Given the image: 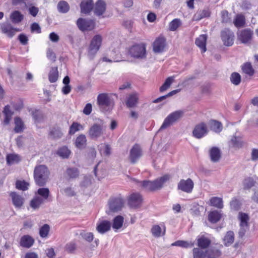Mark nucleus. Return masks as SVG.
I'll return each instance as SVG.
<instances>
[{"label": "nucleus", "instance_id": "55", "mask_svg": "<svg viewBox=\"0 0 258 258\" xmlns=\"http://www.w3.org/2000/svg\"><path fill=\"white\" fill-rule=\"evenodd\" d=\"M50 230V227L49 226L45 224L43 225L39 230V235L40 236L44 238L47 236L49 231Z\"/></svg>", "mask_w": 258, "mask_h": 258}, {"label": "nucleus", "instance_id": "15", "mask_svg": "<svg viewBox=\"0 0 258 258\" xmlns=\"http://www.w3.org/2000/svg\"><path fill=\"white\" fill-rule=\"evenodd\" d=\"M142 156V150L138 144H135L130 152V159L132 163H135Z\"/></svg>", "mask_w": 258, "mask_h": 258}, {"label": "nucleus", "instance_id": "20", "mask_svg": "<svg viewBox=\"0 0 258 258\" xmlns=\"http://www.w3.org/2000/svg\"><path fill=\"white\" fill-rule=\"evenodd\" d=\"M10 196L12 198L13 204L16 208H20L23 206L24 199L21 195L16 192H11Z\"/></svg>", "mask_w": 258, "mask_h": 258}, {"label": "nucleus", "instance_id": "61", "mask_svg": "<svg viewBox=\"0 0 258 258\" xmlns=\"http://www.w3.org/2000/svg\"><path fill=\"white\" fill-rule=\"evenodd\" d=\"M222 22L223 23H228L229 21L230 17L229 13L227 11H223L221 12Z\"/></svg>", "mask_w": 258, "mask_h": 258}, {"label": "nucleus", "instance_id": "57", "mask_svg": "<svg viewBox=\"0 0 258 258\" xmlns=\"http://www.w3.org/2000/svg\"><path fill=\"white\" fill-rule=\"evenodd\" d=\"M193 251V258H205L206 253L204 251L199 248H194Z\"/></svg>", "mask_w": 258, "mask_h": 258}, {"label": "nucleus", "instance_id": "39", "mask_svg": "<svg viewBox=\"0 0 258 258\" xmlns=\"http://www.w3.org/2000/svg\"><path fill=\"white\" fill-rule=\"evenodd\" d=\"M83 126L77 122H73L70 127L69 133L70 135H74L77 132L83 130Z\"/></svg>", "mask_w": 258, "mask_h": 258}, {"label": "nucleus", "instance_id": "44", "mask_svg": "<svg viewBox=\"0 0 258 258\" xmlns=\"http://www.w3.org/2000/svg\"><path fill=\"white\" fill-rule=\"evenodd\" d=\"M123 223V217L121 216H117L113 221L112 228L114 229H118L122 226Z\"/></svg>", "mask_w": 258, "mask_h": 258}, {"label": "nucleus", "instance_id": "3", "mask_svg": "<svg viewBox=\"0 0 258 258\" xmlns=\"http://www.w3.org/2000/svg\"><path fill=\"white\" fill-rule=\"evenodd\" d=\"M128 54L131 57L136 59H145L147 56L146 44L140 43L133 45L130 48Z\"/></svg>", "mask_w": 258, "mask_h": 258}, {"label": "nucleus", "instance_id": "1", "mask_svg": "<svg viewBox=\"0 0 258 258\" xmlns=\"http://www.w3.org/2000/svg\"><path fill=\"white\" fill-rule=\"evenodd\" d=\"M171 176L169 174H165L163 176L151 181L144 180L140 182L136 179H131L132 180L139 183L144 189L148 191H153L159 189L163 187V184L169 180Z\"/></svg>", "mask_w": 258, "mask_h": 258}, {"label": "nucleus", "instance_id": "10", "mask_svg": "<svg viewBox=\"0 0 258 258\" xmlns=\"http://www.w3.org/2000/svg\"><path fill=\"white\" fill-rule=\"evenodd\" d=\"M104 131L102 124L94 123L89 128L88 135L91 139H96L103 135Z\"/></svg>", "mask_w": 258, "mask_h": 258}, {"label": "nucleus", "instance_id": "29", "mask_svg": "<svg viewBox=\"0 0 258 258\" xmlns=\"http://www.w3.org/2000/svg\"><path fill=\"white\" fill-rule=\"evenodd\" d=\"M210 16V12L208 9H204L197 12L194 16L193 20L199 21L201 19L209 17Z\"/></svg>", "mask_w": 258, "mask_h": 258}, {"label": "nucleus", "instance_id": "22", "mask_svg": "<svg viewBox=\"0 0 258 258\" xmlns=\"http://www.w3.org/2000/svg\"><path fill=\"white\" fill-rule=\"evenodd\" d=\"M81 13L87 14H89L93 8V2L92 0H83L80 4Z\"/></svg>", "mask_w": 258, "mask_h": 258}, {"label": "nucleus", "instance_id": "5", "mask_svg": "<svg viewBox=\"0 0 258 258\" xmlns=\"http://www.w3.org/2000/svg\"><path fill=\"white\" fill-rule=\"evenodd\" d=\"M102 37L100 35L94 36L90 43L88 48V56L90 59H92L100 48L102 43Z\"/></svg>", "mask_w": 258, "mask_h": 258}, {"label": "nucleus", "instance_id": "48", "mask_svg": "<svg viewBox=\"0 0 258 258\" xmlns=\"http://www.w3.org/2000/svg\"><path fill=\"white\" fill-rule=\"evenodd\" d=\"M57 9L59 12L66 13L69 11L70 7L67 2L64 1H61L57 5Z\"/></svg>", "mask_w": 258, "mask_h": 258}, {"label": "nucleus", "instance_id": "25", "mask_svg": "<svg viewBox=\"0 0 258 258\" xmlns=\"http://www.w3.org/2000/svg\"><path fill=\"white\" fill-rule=\"evenodd\" d=\"M139 100L138 94L133 93L130 94L127 97L126 105L127 107L132 108L135 107L138 104Z\"/></svg>", "mask_w": 258, "mask_h": 258}, {"label": "nucleus", "instance_id": "12", "mask_svg": "<svg viewBox=\"0 0 258 258\" xmlns=\"http://www.w3.org/2000/svg\"><path fill=\"white\" fill-rule=\"evenodd\" d=\"M143 201L142 196L139 193H133L128 198V204L132 208L141 207Z\"/></svg>", "mask_w": 258, "mask_h": 258}, {"label": "nucleus", "instance_id": "60", "mask_svg": "<svg viewBox=\"0 0 258 258\" xmlns=\"http://www.w3.org/2000/svg\"><path fill=\"white\" fill-rule=\"evenodd\" d=\"M230 207L231 209L237 211L240 207V204L239 201L236 199H233L230 202Z\"/></svg>", "mask_w": 258, "mask_h": 258}, {"label": "nucleus", "instance_id": "45", "mask_svg": "<svg viewBox=\"0 0 258 258\" xmlns=\"http://www.w3.org/2000/svg\"><path fill=\"white\" fill-rule=\"evenodd\" d=\"M211 206L215 207L217 208L222 209L223 207L222 199L218 197H213L210 200Z\"/></svg>", "mask_w": 258, "mask_h": 258}, {"label": "nucleus", "instance_id": "19", "mask_svg": "<svg viewBox=\"0 0 258 258\" xmlns=\"http://www.w3.org/2000/svg\"><path fill=\"white\" fill-rule=\"evenodd\" d=\"M111 223L107 220H102L97 223V231L100 234H104L108 231L111 228Z\"/></svg>", "mask_w": 258, "mask_h": 258}, {"label": "nucleus", "instance_id": "14", "mask_svg": "<svg viewBox=\"0 0 258 258\" xmlns=\"http://www.w3.org/2000/svg\"><path fill=\"white\" fill-rule=\"evenodd\" d=\"M194 186L193 181L189 178L186 180L181 179L178 183L177 188L186 193L191 192Z\"/></svg>", "mask_w": 258, "mask_h": 258}, {"label": "nucleus", "instance_id": "31", "mask_svg": "<svg viewBox=\"0 0 258 258\" xmlns=\"http://www.w3.org/2000/svg\"><path fill=\"white\" fill-rule=\"evenodd\" d=\"M6 160L8 164L12 165L19 163L21 160V157L18 154H10L7 155Z\"/></svg>", "mask_w": 258, "mask_h": 258}, {"label": "nucleus", "instance_id": "41", "mask_svg": "<svg viewBox=\"0 0 258 258\" xmlns=\"http://www.w3.org/2000/svg\"><path fill=\"white\" fill-rule=\"evenodd\" d=\"M67 175L70 178H76L80 174V171L77 168H68L66 171Z\"/></svg>", "mask_w": 258, "mask_h": 258}, {"label": "nucleus", "instance_id": "17", "mask_svg": "<svg viewBox=\"0 0 258 258\" xmlns=\"http://www.w3.org/2000/svg\"><path fill=\"white\" fill-rule=\"evenodd\" d=\"M208 131L205 123L202 122L197 125L193 132V136L198 139H200L207 134Z\"/></svg>", "mask_w": 258, "mask_h": 258}, {"label": "nucleus", "instance_id": "27", "mask_svg": "<svg viewBox=\"0 0 258 258\" xmlns=\"http://www.w3.org/2000/svg\"><path fill=\"white\" fill-rule=\"evenodd\" d=\"M234 239L235 236L234 232L232 231H228L223 238V242L225 246H228L233 243Z\"/></svg>", "mask_w": 258, "mask_h": 258}, {"label": "nucleus", "instance_id": "9", "mask_svg": "<svg viewBox=\"0 0 258 258\" xmlns=\"http://www.w3.org/2000/svg\"><path fill=\"white\" fill-rule=\"evenodd\" d=\"M97 103L101 108L108 110L112 107L114 102L106 93L100 94L97 97Z\"/></svg>", "mask_w": 258, "mask_h": 258}, {"label": "nucleus", "instance_id": "4", "mask_svg": "<svg viewBox=\"0 0 258 258\" xmlns=\"http://www.w3.org/2000/svg\"><path fill=\"white\" fill-rule=\"evenodd\" d=\"M183 114L184 111L181 110H176L170 113L164 120L159 131L166 129L173 125L183 116Z\"/></svg>", "mask_w": 258, "mask_h": 258}, {"label": "nucleus", "instance_id": "33", "mask_svg": "<svg viewBox=\"0 0 258 258\" xmlns=\"http://www.w3.org/2000/svg\"><path fill=\"white\" fill-rule=\"evenodd\" d=\"M221 218V214L216 210L211 212L208 215V219L212 223H217L220 220Z\"/></svg>", "mask_w": 258, "mask_h": 258}, {"label": "nucleus", "instance_id": "24", "mask_svg": "<svg viewBox=\"0 0 258 258\" xmlns=\"http://www.w3.org/2000/svg\"><path fill=\"white\" fill-rule=\"evenodd\" d=\"M209 156L212 162H217L221 157V151L217 147H212L209 151Z\"/></svg>", "mask_w": 258, "mask_h": 258}, {"label": "nucleus", "instance_id": "63", "mask_svg": "<svg viewBox=\"0 0 258 258\" xmlns=\"http://www.w3.org/2000/svg\"><path fill=\"white\" fill-rule=\"evenodd\" d=\"M251 160L252 161L258 160V149L253 148L251 150Z\"/></svg>", "mask_w": 258, "mask_h": 258}, {"label": "nucleus", "instance_id": "6", "mask_svg": "<svg viewBox=\"0 0 258 258\" xmlns=\"http://www.w3.org/2000/svg\"><path fill=\"white\" fill-rule=\"evenodd\" d=\"M238 219L240 220V229L238 231L239 237H243L246 231L249 229L248 221L249 219L248 215L244 213L239 212Z\"/></svg>", "mask_w": 258, "mask_h": 258}, {"label": "nucleus", "instance_id": "64", "mask_svg": "<svg viewBox=\"0 0 258 258\" xmlns=\"http://www.w3.org/2000/svg\"><path fill=\"white\" fill-rule=\"evenodd\" d=\"M18 39L23 45H26L28 43V37L24 34H21L19 35Z\"/></svg>", "mask_w": 258, "mask_h": 258}, {"label": "nucleus", "instance_id": "34", "mask_svg": "<svg viewBox=\"0 0 258 258\" xmlns=\"http://www.w3.org/2000/svg\"><path fill=\"white\" fill-rule=\"evenodd\" d=\"M233 23L237 28L243 27L245 24L244 16L241 14L237 15L234 19Z\"/></svg>", "mask_w": 258, "mask_h": 258}, {"label": "nucleus", "instance_id": "32", "mask_svg": "<svg viewBox=\"0 0 258 258\" xmlns=\"http://www.w3.org/2000/svg\"><path fill=\"white\" fill-rule=\"evenodd\" d=\"M221 254V251L215 248H210L206 251V255L208 258H218Z\"/></svg>", "mask_w": 258, "mask_h": 258}, {"label": "nucleus", "instance_id": "54", "mask_svg": "<svg viewBox=\"0 0 258 258\" xmlns=\"http://www.w3.org/2000/svg\"><path fill=\"white\" fill-rule=\"evenodd\" d=\"M181 24V21L179 19H173L169 25V29L170 31H175Z\"/></svg>", "mask_w": 258, "mask_h": 258}, {"label": "nucleus", "instance_id": "62", "mask_svg": "<svg viewBox=\"0 0 258 258\" xmlns=\"http://www.w3.org/2000/svg\"><path fill=\"white\" fill-rule=\"evenodd\" d=\"M46 55L48 59L50 60L55 61L56 59L55 54L51 49H48L46 52Z\"/></svg>", "mask_w": 258, "mask_h": 258}, {"label": "nucleus", "instance_id": "11", "mask_svg": "<svg viewBox=\"0 0 258 258\" xmlns=\"http://www.w3.org/2000/svg\"><path fill=\"white\" fill-rule=\"evenodd\" d=\"M221 36L224 44L227 46H232L234 43V33L228 29H225L221 33Z\"/></svg>", "mask_w": 258, "mask_h": 258}, {"label": "nucleus", "instance_id": "51", "mask_svg": "<svg viewBox=\"0 0 258 258\" xmlns=\"http://www.w3.org/2000/svg\"><path fill=\"white\" fill-rule=\"evenodd\" d=\"M230 80L232 84L237 86L241 82V76L238 73L234 72L231 74Z\"/></svg>", "mask_w": 258, "mask_h": 258}, {"label": "nucleus", "instance_id": "23", "mask_svg": "<svg viewBox=\"0 0 258 258\" xmlns=\"http://www.w3.org/2000/svg\"><path fill=\"white\" fill-rule=\"evenodd\" d=\"M207 39V36L205 34H202L198 37L195 41L196 45L199 47L202 53L205 52L207 50L206 48V42Z\"/></svg>", "mask_w": 258, "mask_h": 258}, {"label": "nucleus", "instance_id": "40", "mask_svg": "<svg viewBox=\"0 0 258 258\" xmlns=\"http://www.w3.org/2000/svg\"><path fill=\"white\" fill-rule=\"evenodd\" d=\"M10 107L9 105L5 106L3 112L5 114V118L4 119V123L6 124L9 123L10 120L11 119L12 116L13 114V112L10 110Z\"/></svg>", "mask_w": 258, "mask_h": 258}, {"label": "nucleus", "instance_id": "35", "mask_svg": "<svg viewBox=\"0 0 258 258\" xmlns=\"http://www.w3.org/2000/svg\"><path fill=\"white\" fill-rule=\"evenodd\" d=\"M23 18V15L18 11H14L10 16V19L14 23H19L21 22Z\"/></svg>", "mask_w": 258, "mask_h": 258}, {"label": "nucleus", "instance_id": "52", "mask_svg": "<svg viewBox=\"0 0 258 258\" xmlns=\"http://www.w3.org/2000/svg\"><path fill=\"white\" fill-rule=\"evenodd\" d=\"M255 184V181L251 177H247L243 181V186L244 189H249Z\"/></svg>", "mask_w": 258, "mask_h": 258}, {"label": "nucleus", "instance_id": "7", "mask_svg": "<svg viewBox=\"0 0 258 258\" xmlns=\"http://www.w3.org/2000/svg\"><path fill=\"white\" fill-rule=\"evenodd\" d=\"M238 40L241 43L248 44L251 43L253 36V31L250 28H246L237 32Z\"/></svg>", "mask_w": 258, "mask_h": 258}, {"label": "nucleus", "instance_id": "38", "mask_svg": "<svg viewBox=\"0 0 258 258\" xmlns=\"http://www.w3.org/2000/svg\"><path fill=\"white\" fill-rule=\"evenodd\" d=\"M15 124L14 131L15 133H20L23 132L24 128V124L20 117H17L15 118Z\"/></svg>", "mask_w": 258, "mask_h": 258}, {"label": "nucleus", "instance_id": "36", "mask_svg": "<svg viewBox=\"0 0 258 258\" xmlns=\"http://www.w3.org/2000/svg\"><path fill=\"white\" fill-rule=\"evenodd\" d=\"M63 135L60 129L58 127H53L49 132V136L52 139H58Z\"/></svg>", "mask_w": 258, "mask_h": 258}, {"label": "nucleus", "instance_id": "49", "mask_svg": "<svg viewBox=\"0 0 258 258\" xmlns=\"http://www.w3.org/2000/svg\"><path fill=\"white\" fill-rule=\"evenodd\" d=\"M211 241L205 237L202 236L198 239V246L202 248H206L209 246Z\"/></svg>", "mask_w": 258, "mask_h": 258}, {"label": "nucleus", "instance_id": "37", "mask_svg": "<svg viewBox=\"0 0 258 258\" xmlns=\"http://www.w3.org/2000/svg\"><path fill=\"white\" fill-rule=\"evenodd\" d=\"M58 77V72L57 67L52 68L49 73L48 79L50 82L54 83L57 81Z\"/></svg>", "mask_w": 258, "mask_h": 258}, {"label": "nucleus", "instance_id": "26", "mask_svg": "<svg viewBox=\"0 0 258 258\" xmlns=\"http://www.w3.org/2000/svg\"><path fill=\"white\" fill-rule=\"evenodd\" d=\"M34 242V239L28 235H24L20 240V245L23 247L30 248Z\"/></svg>", "mask_w": 258, "mask_h": 258}, {"label": "nucleus", "instance_id": "21", "mask_svg": "<svg viewBox=\"0 0 258 258\" xmlns=\"http://www.w3.org/2000/svg\"><path fill=\"white\" fill-rule=\"evenodd\" d=\"M106 8V5L102 0L97 1L94 6V12L97 16H100L103 15Z\"/></svg>", "mask_w": 258, "mask_h": 258}, {"label": "nucleus", "instance_id": "30", "mask_svg": "<svg viewBox=\"0 0 258 258\" xmlns=\"http://www.w3.org/2000/svg\"><path fill=\"white\" fill-rule=\"evenodd\" d=\"M87 144V139L85 135L83 134L80 135L76 139L75 145L76 147L80 149L84 148Z\"/></svg>", "mask_w": 258, "mask_h": 258}, {"label": "nucleus", "instance_id": "8", "mask_svg": "<svg viewBox=\"0 0 258 258\" xmlns=\"http://www.w3.org/2000/svg\"><path fill=\"white\" fill-rule=\"evenodd\" d=\"M109 210L106 211L108 214L112 212H117L121 210L123 205V200L120 197L110 199L108 203Z\"/></svg>", "mask_w": 258, "mask_h": 258}, {"label": "nucleus", "instance_id": "50", "mask_svg": "<svg viewBox=\"0 0 258 258\" xmlns=\"http://www.w3.org/2000/svg\"><path fill=\"white\" fill-rule=\"evenodd\" d=\"M231 143L233 147L236 148H241L243 146V142L241 138L238 137H233L231 140Z\"/></svg>", "mask_w": 258, "mask_h": 258}, {"label": "nucleus", "instance_id": "58", "mask_svg": "<svg viewBox=\"0 0 258 258\" xmlns=\"http://www.w3.org/2000/svg\"><path fill=\"white\" fill-rule=\"evenodd\" d=\"M29 184L25 181H17L16 183V187L17 189L26 190L28 189Z\"/></svg>", "mask_w": 258, "mask_h": 258}, {"label": "nucleus", "instance_id": "59", "mask_svg": "<svg viewBox=\"0 0 258 258\" xmlns=\"http://www.w3.org/2000/svg\"><path fill=\"white\" fill-rule=\"evenodd\" d=\"M81 237L86 241L91 242L94 239V235L92 232H86L83 231L80 233Z\"/></svg>", "mask_w": 258, "mask_h": 258}, {"label": "nucleus", "instance_id": "18", "mask_svg": "<svg viewBox=\"0 0 258 258\" xmlns=\"http://www.w3.org/2000/svg\"><path fill=\"white\" fill-rule=\"evenodd\" d=\"M1 28L2 32L10 38L13 37L16 32L19 31L18 29L14 28L11 25L5 23L1 25Z\"/></svg>", "mask_w": 258, "mask_h": 258}, {"label": "nucleus", "instance_id": "46", "mask_svg": "<svg viewBox=\"0 0 258 258\" xmlns=\"http://www.w3.org/2000/svg\"><path fill=\"white\" fill-rule=\"evenodd\" d=\"M43 203V200L42 198L36 196L30 202V206L35 209L38 208L40 205Z\"/></svg>", "mask_w": 258, "mask_h": 258}, {"label": "nucleus", "instance_id": "56", "mask_svg": "<svg viewBox=\"0 0 258 258\" xmlns=\"http://www.w3.org/2000/svg\"><path fill=\"white\" fill-rule=\"evenodd\" d=\"M49 190L48 188H40L37 190V194L44 200L47 199L49 196Z\"/></svg>", "mask_w": 258, "mask_h": 258}, {"label": "nucleus", "instance_id": "47", "mask_svg": "<svg viewBox=\"0 0 258 258\" xmlns=\"http://www.w3.org/2000/svg\"><path fill=\"white\" fill-rule=\"evenodd\" d=\"M71 154L70 150L67 147L60 148L57 151V154L62 158H68Z\"/></svg>", "mask_w": 258, "mask_h": 258}, {"label": "nucleus", "instance_id": "16", "mask_svg": "<svg viewBox=\"0 0 258 258\" xmlns=\"http://www.w3.org/2000/svg\"><path fill=\"white\" fill-rule=\"evenodd\" d=\"M166 46V39L163 37H159L156 39L153 44V50L155 53L162 52Z\"/></svg>", "mask_w": 258, "mask_h": 258}, {"label": "nucleus", "instance_id": "2", "mask_svg": "<svg viewBox=\"0 0 258 258\" xmlns=\"http://www.w3.org/2000/svg\"><path fill=\"white\" fill-rule=\"evenodd\" d=\"M49 170L45 165L36 166L34 170V178L36 184L39 186H44L49 180Z\"/></svg>", "mask_w": 258, "mask_h": 258}, {"label": "nucleus", "instance_id": "42", "mask_svg": "<svg viewBox=\"0 0 258 258\" xmlns=\"http://www.w3.org/2000/svg\"><path fill=\"white\" fill-rule=\"evenodd\" d=\"M151 231L152 234L155 237H159L165 234V230L162 232L161 228L158 225H153Z\"/></svg>", "mask_w": 258, "mask_h": 258}, {"label": "nucleus", "instance_id": "13", "mask_svg": "<svg viewBox=\"0 0 258 258\" xmlns=\"http://www.w3.org/2000/svg\"><path fill=\"white\" fill-rule=\"evenodd\" d=\"M79 29L82 31H90L94 28V22L92 20L79 18L77 21Z\"/></svg>", "mask_w": 258, "mask_h": 258}, {"label": "nucleus", "instance_id": "53", "mask_svg": "<svg viewBox=\"0 0 258 258\" xmlns=\"http://www.w3.org/2000/svg\"><path fill=\"white\" fill-rule=\"evenodd\" d=\"M242 71L246 74L251 76L254 74V70L253 69L251 64L249 62L245 63L242 66Z\"/></svg>", "mask_w": 258, "mask_h": 258}, {"label": "nucleus", "instance_id": "28", "mask_svg": "<svg viewBox=\"0 0 258 258\" xmlns=\"http://www.w3.org/2000/svg\"><path fill=\"white\" fill-rule=\"evenodd\" d=\"M209 126L211 130L217 133L221 132L223 128L222 123L215 120H211L209 122Z\"/></svg>", "mask_w": 258, "mask_h": 258}, {"label": "nucleus", "instance_id": "43", "mask_svg": "<svg viewBox=\"0 0 258 258\" xmlns=\"http://www.w3.org/2000/svg\"><path fill=\"white\" fill-rule=\"evenodd\" d=\"M172 246H179L182 248L191 247L194 246V243L184 240H177L171 244Z\"/></svg>", "mask_w": 258, "mask_h": 258}]
</instances>
